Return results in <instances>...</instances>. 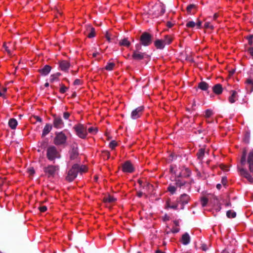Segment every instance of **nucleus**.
<instances>
[{"mask_svg":"<svg viewBox=\"0 0 253 253\" xmlns=\"http://www.w3.org/2000/svg\"><path fill=\"white\" fill-rule=\"evenodd\" d=\"M8 125L9 127L13 129L16 128L17 126V121L14 118L10 119L8 122Z\"/></svg>","mask_w":253,"mask_h":253,"instance_id":"nucleus-24","label":"nucleus"},{"mask_svg":"<svg viewBox=\"0 0 253 253\" xmlns=\"http://www.w3.org/2000/svg\"><path fill=\"white\" fill-rule=\"evenodd\" d=\"M240 175L246 178L250 183H253V177L248 172V171L244 168H238Z\"/></svg>","mask_w":253,"mask_h":253,"instance_id":"nucleus-10","label":"nucleus"},{"mask_svg":"<svg viewBox=\"0 0 253 253\" xmlns=\"http://www.w3.org/2000/svg\"><path fill=\"white\" fill-rule=\"evenodd\" d=\"M122 170L124 172L131 173L134 170L132 165L129 161H126L122 165Z\"/></svg>","mask_w":253,"mask_h":253,"instance_id":"nucleus-12","label":"nucleus"},{"mask_svg":"<svg viewBox=\"0 0 253 253\" xmlns=\"http://www.w3.org/2000/svg\"><path fill=\"white\" fill-rule=\"evenodd\" d=\"M153 36L147 32H143V46H148L152 42Z\"/></svg>","mask_w":253,"mask_h":253,"instance_id":"nucleus-11","label":"nucleus"},{"mask_svg":"<svg viewBox=\"0 0 253 253\" xmlns=\"http://www.w3.org/2000/svg\"><path fill=\"white\" fill-rule=\"evenodd\" d=\"M198 87L202 90H207L209 87V84L205 82H201L199 84Z\"/></svg>","mask_w":253,"mask_h":253,"instance_id":"nucleus-29","label":"nucleus"},{"mask_svg":"<svg viewBox=\"0 0 253 253\" xmlns=\"http://www.w3.org/2000/svg\"><path fill=\"white\" fill-rule=\"evenodd\" d=\"M141 49V43L138 44L136 46V50L134 51H137L138 52H140V50Z\"/></svg>","mask_w":253,"mask_h":253,"instance_id":"nucleus-55","label":"nucleus"},{"mask_svg":"<svg viewBox=\"0 0 253 253\" xmlns=\"http://www.w3.org/2000/svg\"><path fill=\"white\" fill-rule=\"evenodd\" d=\"M178 204L179 203H178L177 202V204L170 206L169 205V203L168 202H167L168 207L170 208H171V209H174V210H177V209Z\"/></svg>","mask_w":253,"mask_h":253,"instance_id":"nucleus-44","label":"nucleus"},{"mask_svg":"<svg viewBox=\"0 0 253 253\" xmlns=\"http://www.w3.org/2000/svg\"><path fill=\"white\" fill-rule=\"evenodd\" d=\"M204 28L206 29H213L214 27L209 22H206L204 24Z\"/></svg>","mask_w":253,"mask_h":253,"instance_id":"nucleus-41","label":"nucleus"},{"mask_svg":"<svg viewBox=\"0 0 253 253\" xmlns=\"http://www.w3.org/2000/svg\"><path fill=\"white\" fill-rule=\"evenodd\" d=\"M119 44L120 46L129 47L130 45V42L128 40L127 38H124L119 42Z\"/></svg>","mask_w":253,"mask_h":253,"instance_id":"nucleus-26","label":"nucleus"},{"mask_svg":"<svg viewBox=\"0 0 253 253\" xmlns=\"http://www.w3.org/2000/svg\"><path fill=\"white\" fill-rule=\"evenodd\" d=\"M116 201V199L113 197L109 195L108 197H105L103 199L104 202L113 203Z\"/></svg>","mask_w":253,"mask_h":253,"instance_id":"nucleus-34","label":"nucleus"},{"mask_svg":"<svg viewBox=\"0 0 253 253\" xmlns=\"http://www.w3.org/2000/svg\"><path fill=\"white\" fill-rule=\"evenodd\" d=\"M201 249L204 251H206L208 249L207 246L206 244H203L201 246Z\"/></svg>","mask_w":253,"mask_h":253,"instance_id":"nucleus-61","label":"nucleus"},{"mask_svg":"<svg viewBox=\"0 0 253 253\" xmlns=\"http://www.w3.org/2000/svg\"><path fill=\"white\" fill-rule=\"evenodd\" d=\"M253 35H250L248 37H247V39L248 40V42L250 45H252L253 43Z\"/></svg>","mask_w":253,"mask_h":253,"instance_id":"nucleus-51","label":"nucleus"},{"mask_svg":"<svg viewBox=\"0 0 253 253\" xmlns=\"http://www.w3.org/2000/svg\"><path fill=\"white\" fill-rule=\"evenodd\" d=\"M183 178L189 177L191 173L190 170L187 168L183 167L181 169Z\"/></svg>","mask_w":253,"mask_h":253,"instance_id":"nucleus-21","label":"nucleus"},{"mask_svg":"<svg viewBox=\"0 0 253 253\" xmlns=\"http://www.w3.org/2000/svg\"><path fill=\"white\" fill-rule=\"evenodd\" d=\"M166 25L168 27L170 28L173 26V24L170 21H168L167 22Z\"/></svg>","mask_w":253,"mask_h":253,"instance_id":"nucleus-63","label":"nucleus"},{"mask_svg":"<svg viewBox=\"0 0 253 253\" xmlns=\"http://www.w3.org/2000/svg\"><path fill=\"white\" fill-rule=\"evenodd\" d=\"M51 69L50 66L46 65L42 69L39 70V72L42 75L46 76L49 73Z\"/></svg>","mask_w":253,"mask_h":253,"instance_id":"nucleus-14","label":"nucleus"},{"mask_svg":"<svg viewBox=\"0 0 253 253\" xmlns=\"http://www.w3.org/2000/svg\"><path fill=\"white\" fill-rule=\"evenodd\" d=\"M98 131V128L96 127H90L88 129V131L93 134H96Z\"/></svg>","mask_w":253,"mask_h":253,"instance_id":"nucleus-38","label":"nucleus"},{"mask_svg":"<svg viewBox=\"0 0 253 253\" xmlns=\"http://www.w3.org/2000/svg\"><path fill=\"white\" fill-rule=\"evenodd\" d=\"M247 88L249 90L250 92L253 91V81L248 79L246 81Z\"/></svg>","mask_w":253,"mask_h":253,"instance_id":"nucleus-27","label":"nucleus"},{"mask_svg":"<svg viewBox=\"0 0 253 253\" xmlns=\"http://www.w3.org/2000/svg\"><path fill=\"white\" fill-rule=\"evenodd\" d=\"M52 128V126L49 124H46L44 126L43 131H42V136H45L51 130Z\"/></svg>","mask_w":253,"mask_h":253,"instance_id":"nucleus-28","label":"nucleus"},{"mask_svg":"<svg viewBox=\"0 0 253 253\" xmlns=\"http://www.w3.org/2000/svg\"><path fill=\"white\" fill-rule=\"evenodd\" d=\"M39 209L41 212H44L47 210V208L46 206H42L40 207Z\"/></svg>","mask_w":253,"mask_h":253,"instance_id":"nucleus-54","label":"nucleus"},{"mask_svg":"<svg viewBox=\"0 0 253 253\" xmlns=\"http://www.w3.org/2000/svg\"><path fill=\"white\" fill-rule=\"evenodd\" d=\"M213 114L212 111L211 109H207L205 111V117L209 118Z\"/></svg>","mask_w":253,"mask_h":253,"instance_id":"nucleus-40","label":"nucleus"},{"mask_svg":"<svg viewBox=\"0 0 253 253\" xmlns=\"http://www.w3.org/2000/svg\"><path fill=\"white\" fill-rule=\"evenodd\" d=\"M190 242V237L189 234L187 232L182 235L181 242L184 245H188Z\"/></svg>","mask_w":253,"mask_h":253,"instance_id":"nucleus-17","label":"nucleus"},{"mask_svg":"<svg viewBox=\"0 0 253 253\" xmlns=\"http://www.w3.org/2000/svg\"><path fill=\"white\" fill-rule=\"evenodd\" d=\"M132 58L135 60H140L142 59V55L140 52L134 51L132 54Z\"/></svg>","mask_w":253,"mask_h":253,"instance_id":"nucleus-30","label":"nucleus"},{"mask_svg":"<svg viewBox=\"0 0 253 253\" xmlns=\"http://www.w3.org/2000/svg\"><path fill=\"white\" fill-rule=\"evenodd\" d=\"M246 151L244 150L243 152L242 156L241 159V164L242 166H244L246 162Z\"/></svg>","mask_w":253,"mask_h":253,"instance_id":"nucleus-33","label":"nucleus"},{"mask_svg":"<svg viewBox=\"0 0 253 253\" xmlns=\"http://www.w3.org/2000/svg\"><path fill=\"white\" fill-rule=\"evenodd\" d=\"M146 189H148V191L150 193L153 191L154 187L152 184L147 183L146 185Z\"/></svg>","mask_w":253,"mask_h":253,"instance_id":"nucleus-46","label":"nucleus"},{"mask_svg":"<svg viewBox=\"0 0 253 253\" xmlns=\"http://www.w3.org/2000/svg\"><path fill=\"white\" fill-rule=\"evenodd\" d=\"M197 6L194 4H191L187 6L186 10L188 13H191L192 9H196Z\"/></svg>","mask_w":253,"mask_h":253,"instance_id":"nucleus-35","label":"nucleus"},{"mask_svg":"<svg viewBox=\"0 0 253 253\" xmlns=\"http://www.w3.org/2000/svg\"><path fill=\"white\" fill-rule=\"evenodd\" d=\"M103 156L107 157V159L109 158L110 157V153L108 151H104L103 152Z\"/></svg>","mask_w":253,"mask_h":253,"instance_id":"nucleus-59","label":"nucleus"},{"mask_svg":"<svg viewBox=\"0 0 253 253\" xmlns=\"http://www.w3.org/2000/svg\"><path fill=\"white\" fill-rule=\"evenodd\" d=\"M67 89H68V88L67 87H66L64 85L62 84L61 88L60 89V92L61 93H64L66 91Z\"/></svg>","mask_w":253,"mask_h":253,"instance_id":"nucleus-47","label":"nucleus"},{"mask_svg":"<svg viewBox=\"0 0 253 253\" xmlns=\"http://www.w3.org/2000/svg\"><path fill=\"white\" fill-rule=\"evenodd\" d=\"M190 199L189 196L186 194H183L180 195L179 198L177 199V202L181 205V209H184V205L188 203Z\"/></svg>","mask_w":253,"mask_h":253,"instance_id":"nucleus-6","label":"nucleus"},{"mask_svg":"<svg viewBox=\"0 0 253 253\" xmlns=\"http://www.w3.org/2000/svg\"><path fill=\"white\" fill-rule=\"evenodd\" d=\"M67 137L64 133L60 132L56 134L54 139V143L56 145H61L65 143Z\"/></svg>","mask_w":253,"mask_h":253,"instance_id":"nucleus-3","label":"nucleus"},{"mask_svg":"<svg viewBox=\"0 0 253 253\" xmlns=\"http://www.w3.org/2000/svg\"><path fill=\"white\" fill-rule=\"evenodd\" d=\"M6 177H0V187L6 182Z\"/></svg>","mask_w":253,"mask_h":253,"instance_id":"nucleus-50","label":"nucleus"},{"mask_svg":"<svg viewBox=\"0 0 253 253\" xmlns=\"http://www.w3.org/2000/svg\"><path fill=\"white\" fill-rule=\"evenodd\" d=\"M168 190L172 194H173L175 192L176 187L174 186L169 185L168 187Z\"/></svg>","mask_w":253,"mask_h":253,"instance_id":"nucleus-39","label":"nucleus"},{"mask_svg":"<svg viewBox=\"0 0 253 253\" xmlns=\"http://www.w3.org/2000/svg\"><path fill=\"white\" fill-rule=\"evenodd\" d=\"M213 92L219 95L222 93L223 91V88L222 85L220 84H217L212 87Z\"/></svg>","mask_w":253,"mask_h":253,"instance_id":"nucleus-16","label":"nucleus"},{"mask_svg":"<svg viewBox=\"0 0 253 253\" xmlns=\"http://www.w3.org/2000/svg\"><path fill=\"white\" fill-rule=\"evenodd\" d=\"M81 83V81L79 79H76L75 80L74 82V85H79V84H80Z\"/></svg>","mask_w":253,"mask_h":253,"instance_id":"nucleus-62","label":"nucleus"},{"mask_svg":"<svg viewBox=\"0 0 253 253\" xmlns=\"http://www.w3.org/2000/svg\"><path fill=\"white\" fill-rule=\"evenodd\" d=\"M70 116V114L69 112H65L63 114L64 119H68Z\"/></svg>","mask_w":253,"mask_h":253,"instance_id":"nucleus-60","label":"nucleus"},{"mask_svg":"<svg viewBox=\"0 0 253 253\" xmlns=\"http://www.w3.org/2000/svg\"><path fill=\"white\" fill-rule=\"evenodd\" d=\"M86 170V167L85 166L82 165L81 166H79V172H85Z\"/></svg>","mask_w":253,"mask_h":253,"instance_id":"nucleus-48","label":"nucleus"},{"mask_svg":"<svg viewBox=\"0 0 253 253\" xmlns=\"http://www.w3.org/2000/svg\"><path fill=\"white\" fill-rule=\"evenodd\" d=\"M205 150L204 148H201L199 150L198 152L197 153V156L198 159L201 161L205 155Z\"/></svg>","mask_w":253,"mask_h":253,"instance_id":"nucleus-25","label":"nucleus"},{"mask_svg":"<svg viewBox=\"0 0 253 253\" xmlns=\"http://www.w3.org/2000/svg\"><path fill=\"white\" fill-rule=\"evenodd\" d=\"M58 78L56 76H54V74L51 75L50 76V82H53L56 80H58Z\"/></svg>","mask_w":253,"mask_h":253,"instance_id":"nucleus-52","label":"nucleus"},{"mask_svg":"<svg viewBox=\"0 0 253 253\" xmlns=\"http://www.w3.org/2000/svg\"><path fill=\"white\" fill-rule=\"evenodd\" d=\"M59 67L63 71H67L70 66L69 62L66 60H62L59 62Z\"/></svg>","mask_w":253,"mask_h":253,"instance_id":"nucleus-13","label":"nucleus"},{"mask_svg":"<svg viewBox=\"0 0 253 253\" xmlns=\"http://www.w3.org/2000/svg\"><path fill=\"white\" fill-rule=\"evenodd\" d=\"M196 23L194 21H189L186 23V27L188 28H193L195 26Z\"/></svg>","mask_w":253,"mask_h":253,"instance_id":"nucleus-42","label":"nucleus"},{"mask_svg":"<svg viewBox=\"0 0 253 253\" xmlns=\"http://www.w3.org/2000/svg\"><path fill=\"white\" fill-rule=\"evenodd\" d=\"M240 175L246 178L250 183H253V177L248 172V171L244 168H238Z\"/></svg>","mask_w":253,"mask_h":253,"instance_id":"nucleus-8","label":"nucleus"},{"mask_svg":"<svg viewBox=\"0 0 253 253\" xmlns=\"http://www.w3.org/2000/svg\"><path fill=\"white\" fill-rule=\"evenodd\" d=\"M155 46L158 49H162L165 47V43L161 40H157L154 42Z\"/></svg>","mask_w":253,"mask_h":253,"instance_id":"nucleus-22","label":"nucleus"},{"mask_svg":"<svg viewBox=\"0 0 253 253\" xmlns=\"http://www.w3.org/2000/svg\"><path fill=\"white\" fill-rule=\"evenodd\" d=\"M226 216L228 218H234L236 216V213L233 211L229 210L226 212Z\"/></svg>","mask_w":253,"mask_h":253,"instance_id":"nucleus-32","label":"nucleus"},{"mask_svg":"<svg viewBox=\"0 0 253 253\" xmlns=\"http://www.w3.org/2000/svg\"><path fill=\"white\" fill-rule=\"evenodd\" d=\"M58 169V166L49 165L46 167L44 168L43 171L45 174H47L48 177H53L55 174L56 172L57 171Z\"/></svg>","mask_w":253,"mask_h":253,"instance_id":"nucleus-4","label":"nucleus"},{"mask_svg":"<svg viewBox=\"0 0 253 253\" xmlns=\"http://www.w3.org/2000/svg\"><path fill=\"white\" fill-rule=\"evenodd\" d=\"M240 175L246 178L250 183H253V177L248 172V171L244 168H238Z\"/></svg>","mask_w":253,"mask_h":253,"instance_id":"nucleus-9","label":"nucleus"},{"mask_svg":"<svg viewBox=\"0 0 253 253\" xmlns=\"http://www.w3.org/2000/svg\"><path fill=\"white\" fill-rule=\"evenodd\" d=\"M6 90L7 88L6 87H3L2 90H0V96H2Z\"/></svg>","mask_w":253,"mask_h":253,"instance_id":"nucleus-56","label":"nucleus"},{"mask_svg":"<svg viewBox=\"0 0 253 253\" xmlns=\"http://www.w3.org/2000/svg\"><path fill=\"white\" fill-rule=\"evenodd\" d=\"M117 146V143L115 140H112L109 144V146L112 149H114Z\"/></svg>","mask_w":253,"mask_h":253,"instance_id":"nucleus-43","label":"nucleus"},{"mask_svg":"<svg viewBox=\"0 0 253 253\" xmlns=\"http://www.w3.org/2000/svg\"><path fill=\"white\" fill-rule=\"evenodd\" d=\"M220 168L224 170H225V171H228V167H227L226 166L223 165V164H221L220 165Z\"/></svg>","mask_w":253,"mask_h":253,"instance_id":"nucleus-57","label":"nucleus"},{"mask_svg":"<svg viewBox=\"0 0 253 253\" xmlns=\"http://www.w3.org/2000/svg\"><path fill=\"white\" fill-rule=\"evenodd\" d=\"M86 31H90V33L87 35V37L89 38H92L95 35V31L94 28L92 27L90 25H88L87 27Z\"/></svg>","mask_w":253,"mask_h":253,"instance_id":"nucleus-23","label":"nucleus"},{"mask_svg":"<svg viewBox=\"0 0 253 253\" xmlns=\"http://www.w3.org/2000/svg\"><path fill=\"white\" fill-rule=\"evenodd\" d=\"M175 178L182 179V178H183L181 170L178 173H176V172H175Z\"/></svg>","mask_w":253,"mask_h":253,"instance_id":"nucleus-49","label":"nucleus"},{"mask_svg":"<svg viewBox=\"0 0 253 253\" xmlns=\"http://www.w3.org/2000/svg\"><path fill=\"white\" fill-rule=\"evenodd\" d=\"M165 44H169L172 41V38L169 35H166L165 37L164 41H163Z\"/></svg>","mask_w":253,"mask_h":253,"instance_id":"nucleus-31","label":"nucleus"},{"mask_svg":"<svg viewBox=\"0 0 253 253\" xmlns=\"http://www.w3.org/2000/svg\"><path fill=\"white\" fill-rule=\"evenodd\" d=\"M3 46L5 48L7 54H9V55H11V50L9 48V46H7L6 45L5 43H3Z\"/></svg>","mask_w":253,"mask_h":253,"instance_id":"nucleus-45","label":"nucleus"},{"mask_svg":"<svg viewBox=\"0 0 253 253\" xmlns=\"http://www.w3.org/2000/svg\"><path fill=\"white\" fill-rule=\"evenodd\" d=\"M79 171V165L78 164L74 165L71 169L69 170L67 176L66 177V179L69 182L73 181L77 177Z\"/></svg>","mask_w":253,"mask_h":253,"instance_id":"nucleus-1","label":"nucleus"},{"mask_svg":"<svg viewBox=\"0 0 253 253\" xmlns=\"http://www.w3.org/2000/svg\"><path fill=\"white\" fill-rule=\"evenodd\" d=\"M248 50L251 55L253 56V47H250Z\"/></svg>","mask_w":253,"mask_h":253,"instance_id":"nucleus-64","label":"nucleus"},{"mask_svg":"<svg viewBox=\"0 0 253 253\" xmlns=\"http://www.w3.org/2000/svg\"><path fill=\"white\" fill-rule=\"evenodd\" d=\"M59 154L54 146H51L47 148V157L49 160L53 161L55 158H59Z\"/></svg>","mask_w":253,"mask_h":253,"instance_id":"nucleus-2","label":"nucleus"},{"mask_svg":"<svg viewBox=\"0 0 253 253\" xmlns=\"http://www.w3.org/2000/svg\"><path fill=\"white\" fill-rule=\"evenodd\" d=\"M74 129L77 133V134L81 138H85L87 132L86 128L82 125H78L74 126Z\"/></svg>","mask_w":253,"mask_h":253,"instance_id":"nucleus-5","label":"nucleus"},{"mask_svg":"<svg viewBox=\"0 0 253 253\" xmlns=\"http://www.w3.org/2000/svg\"><path fill=\"white\" fill-rule=\"evenodd\" d=\"M28 171L31 175H33L35 173V170L33 168H29L28 169Z\"/></svg>","mask_w":253,"mask_h":253,"instance_id":"nucleus-53","label":"nucleus"},{"mask_svg":"<svg viewBox=\"0 0 253 253\" xmlns=\"http://www.w3.org/2000/svg\"><path fill=\"white\" fill-rule=\"evenodd\" d=\"M142 111V107H139L136 108L135 110L133 111L131 113V117L133 119H136L138 118L141 114Z\"/></svg>","mask_w":253,"mask_h":253,"instance_id":"nucleus-15","label":"nucleus"},{"mask_svg":"<svg viewBox=\"0 0 253 253\" xmlns=\"http://www.w3.org/2000/svg\"><path fill=\"white\" fill-rule=\"evenodd\" d=\"M231 95L229 97L228 100L230 103H234L237 98V92L235 90L230 91Z\"/></svg>","mask_w":253,"mask_h":253,"instance_id":"nucleus-19","label":"nucleus"},{"mask_svg":"<svg viewBox=\"0 0 253 253\" xmlns=\"http://www.w3.org/2000/svg\"><path fill=\"white\" fill-rule=\"evenodd\" d=\"M174 181L175 182V185L176 186L179 188H182L187 184V182L186 181L182 179L175 178Z\"/></svg>","mask_w":253,"mask_h":253,"instance_id":"nucleus-20","label":"nucleus"},{"mask_svg":"<svg viewBox=\"0 0 253 253\" xmlns=\"http://www.w3.org/2000/svg\"><path fill=\"white\" fill-rule=\"evenodd\" d=\"M208 201H209V199L207 198H206L205 197H202L201 199V205H202V207H206L208 204Z\"/></svg>","mask_w":253,"mask_h":253,"instance_id":"nucleus-37","label":"nucleus"},{"mask_svg":"<svg viewBox=\"0 0 253 253\" xmlns=\"http://www.w3.org/2000/svg\"><path fill=\"white\" fill-rule=\"evenodd\" d=\"M79 155L78 148L73 147L70 152V158L71 160H75L77 158Z\"/></svg>","mask_w":253,"mask_h":253,"instance_id":"nucleus-18","label":"nucleus"},{"mask_svg":"<svg viewBox=\"0 0 253 253\" xmlns=\"http://www.w3.org/2000/svg\"><path fill=\"white\" fill-rule=\"evenodd\" d=\"M54 118L53 125V126L56 128H60L64 126V123L59 116H56L55 114L53 115Z\"/></svg>","mask_w":253,"mask_h":253,"instance_id":"nucleus-7","label":"nucleus"},{"mask_svg":"<svg viewBox=\"0 0 253 253\" xmlns=\"http://www.w3.org/2000/svg\"><path fill=\"white\" fill-rule=\"evenodd\" d=\"M105 37L107 39V40H108V41H109V42L111 41L110 35L108 31H107L106 32Z\"/></svg>","mask_w":253,"mask_h":253,"instance_id":"nucleus-58","label":"nucleus"},{"mask_svg":"<svg viewBox=\"0 0 253 253\" xmlns=\"http://www.w3.org/2000/svg\"><path fill=\"white\" fill-rule=\"evenodd\" d=\"M115 66V64L114 63H113V62L109 63L106 66V67H105V69L108 71H111L113 69Z\"/></svg>","mask_w":253,"mask_h":253,"instance_id":"nucleus-36","label":"nucleus"}]
</instances>
